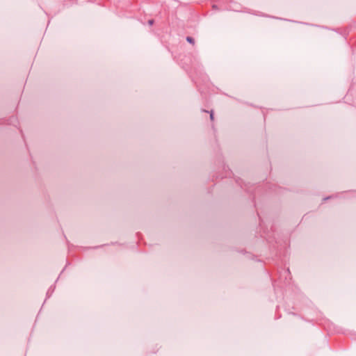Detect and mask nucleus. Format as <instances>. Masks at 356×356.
<instances>
[{
  "label": "nucleus",
  "instance_id": "obj_1",
  "mask_svg": "<svg viewBox=\"0 0 356 356\" xmlns=\"http://www.w3.org/2000/svg\"><path fill=\"white\" fill-rule=\"evenodd\" d=\"M186 40H187L189 43H191V44H195V40H194V39H193V38H191V37H189V36H188V37H187V38H186Z\"/></svg>",
  "mask_w": 356,
  "mask_h": 356
},
{
  "label": "nucleus",
  "instance_id": "obj_2",
  "mask_svg": "<svg viewBox=\"0 0 356 356\" xmlns=\"http://www.w3.org/2000/svg\"><path fill=\"white\" fill-rule=\"evenodd\" d=\"M210 118H211V120H213V113H211Z\"/></svg>",
  "mask_w": 356,
  "mask_h": 356
},
{
  "label": "nucleus",
  "instance_id": "obj_3",
  "mask_svg": "<svg viewBox=\"0 0 356 356\" xmlns=\"http://www.w3.org/2000/svg\"><path fill=\"white\" fill-rule=\"evenodd\" d=\"M213 8L217 9V7L216 6H213Z\"/></svg>",
  "mask_w": 356,
  "mask_h": 356
}]
</instances>
